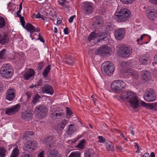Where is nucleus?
Wrapping results in <instances>:
<instances>
[{
  "instance_id": "f257e3e1",
  "label": "nucleus",
  "mask_w": 157,
  "mask_h": 157,
  "mask_svg": "<svg viewBox=\"0 0 157 157\" xmlns=\"http://www.w3.org/2000/svg\"><path fill=\"white\" fill-rule=\"evenodd\" d=\"M121 98L122 100H126L129 102L130 106L134 109H136L139 105V101L133 92H124L121 95Z\"/></svg>"
},
{
  "instance_id": "f03ea898",
  "label": "nucleus",
  "mask_w": 157,
  "mask_h": 157,
  "mask_svg": "<svg viewBox=\"0 0 157 157\" xmlns=\"http://www.w3.org/2000/svg\"><path fill=\"white\" fill-rule=\"evenodd\" d=\"M130 14V12L127 9L122 8L115 13L114 18L118 22H125L129 19Z\"/></svg>"
},
{
  "instance_id": "7ed1b4c3",
  "label": "nucleus",
  "mask_w": 157,
  "mask_h": 157,
  "mask_svg": "<svg viewBox=\"0 0 157 157\" xmlns=\"http://www.w3.org/2000/svg\"><path fill=\"white\" fill-rule=\"evenodd\" d=\"M0 74L4 78H11L13 74L12 67L9 64H3L0 68Z\"/></svg>"
},
{
  "instance_id": "20e7f679",
  "label": "nucleus",
  "mask_w": 157,
  "mask_h": 157,
  "mask_svg": "<svg viewBox=\"0 0 157 157\" xmlns=\"http://www.w3.org/2000/svg\"><path fill=\"white\" fill-rule=\"evenodd\" d=\"M126 84V83L122 80H116L112 82L111 85V87L115 92H119L125 88Z\"/></svg>"
},
{
  "instance_id": "39448f33",
  "label": "nucleus",
  "mask_w": 157,
  "mask_h": 157,
  "mask_svg": "<svg viewBox=\"0 0 157 157\" xmlns=\"http://www.w3.org/2000/svg\"><path fill=\"white\" fill-rule=\"evenodd\" d=\"M102 71L103 73L105 75H109L112 74L114 71V66L112 63L107 61L103 64Z\"/></svg>"
},
{
  "instance_id": "423d86ee",
  "label": "nucleus",
  "mask_w": 157,
  "mask_h": 157,
  "mask_svg": "<svg viewBox=\"0 0 157 157\" xmlns=\"http://www.w3.org/2000/svg\"><path fill=\"white\" fill-rule=\"evenodd\" d=\"M47 112V107L44 105H40L36 107L35 113L39 119H42L46 116Z\"/></svg>"
},
{
  "instance_id": "0eeeda50",
  "label": "nucleus",
  "mask_w": 157,
  "mask_h": 157,
  "mask_svg": "<svg viewBox=\"0 0 157 157\" xmlns=\"http://www.w3.org/2000/svg\"><path fill=\"white\" fill-rule=\"evenodd\" d=\"M144 98L146 101L151 102L155 100L156 96L153 89L148 88L145 90Z\"/></svg>"
},
{
  "instance_id": "6e6552de",
  "label": "nucleus",
  "mask_w": 157,
  "mask_h": 157,
  "mask_svg": "<svg viewBox=\"0 0 157 157\" xmlns=\"http://www.w3.org/2000/svg\"><path fill=\"white\" fill-rule=\"evenodd\" d=\"M37 143L35 141H29L27 142L23 147L25 151H28L29 153L33 151L36 148Z\"/></svg>"
},
{
  "instance_id": "1a4fd4ad",
  "label": "nucleus",
  "mask_w": 157,
  "mask_h": 157,
  "mask_svg": "<svg viewBox=\"0 0 157 157\" xmlns=\"http://www.w3.org/2000/svg\"><path fill=\"white\" fill-rule=\"evenodd\" d=\"M120 56L123 57H129L132 53V49L126 46L121 47L118 51Z\"/></svg>"
},
{
  "instance_id": "9d476101",
  "label": "nucleus",
  "mask_w": 157,
  "mask_h": 157,
  "mask_svg": "<svg viewBox=\"0 0 157 157\" xmlns=\"http://www.w3.org/2000/svg\"><path fill=\"white\" fill-rule=\"evenodd\" d=\"M111 52V48L109 47L104 46L96 50L95 53L96 55H101L103 56H109Z\"/></svg>"
},
{
  "instance_id": "9b49d317",
  "label": "nucleus",
  "mask_w": 157,
  "mask_h": 157,
  "mask_svg": "<svg viewBox=\"0 0 157 157\" xmlns=\"http://www.w3.org/2000/svg\"><path fill=\"white\" fill-rule=\"evenodd\" d=\"M16 90L13 88H10L6 91V99L9 101L13 100L16 96Z\"/></svg>"
},
{
  "instance_id": "f8f14e48",
  "label": "nucleus",
  "mask_w": 157,
  "mask_h": 157,
  "mask_svg": "<svg viewBox=\"0 0 157 157\" xmlns=\"http://www.w3.org/2000/svg\"><path fill=\"white\" fill-rule=\"evenodd\" d=\"M125 31L124 28H119L115 30L114 36L117 40H121L124 36Z\"/></svg>"
},
{
  "instance_id": "ddd939ff",
  "label": "nucleus",
  "mask_w": 157,
  "mask_h": 157,
  "mask_svg": "<svg viewBox=\"0 0 157 157\" xmlns=\"http://www.w3.org/2000/svg\"><path fill=\"white\" fill-rule=\"evenodd\" d=\"M82 10L83 12L86 15L91 13L93 10L92 3L90 2H86L83 6Z\"/></svg>"
},
{
  "instance_id": "4468645a",
  "label": "nucleus",
  "mask_w": 157,
  "mask_h": 157,
  "mask_svg": "<svg viewBox=\"0 0 157 157\" xmlns=\"http://www.w3.org/2000/svg\"><path fill=\"white\" fill-rule=\"evenodd\" d=\"M147 16L150 19L153 20L157 17V7L152 8L147 12Z\"/></svg>"
},
{
  "instance_id": "2eb2a0df",
  "label": "nucleus",
  "mask_w": 157,
  "mask_h": 157,
  "mask_svg": "<svg viewBox=\"0 0 157 157\" xmlns=\"http://www.w3.org/2000/svg\"><path fill=\"white\" fill-rule=\"evenodd\" d=\"M20 105L17 104L13 107L7 108L6 110L5 113L8 115L14 114L18 111L20 109Z\"/></svg>"
},
{
  "instance_id": "dca6fc26",
  "label": "nucleus",
  "mask_w": 157,
  "mask_h": 157,
  "mask_svg": "<svg viewBox=\"0 0 157 157\" xmlns=\"http://www.w3.org/2000/svg\"><path fill=\"white\" fill-rule=\"evenodd\" d=\"M46 157H61L57 150L54 149L48 148Z\"/></svg>"
},
{
  "instance_id": "f3484780",
  "label": "nucleus",
  "mask_w": 157,
  "mask_h": 157,
  "mask_svg": "<svg viewBox=\"0 0 157 157\" xmlns=\"http://www.w3.org/2000/svg\"><path fill=\"white\" fill-rule=\"evenodd\" d=\"M41 90L43 93H45L52 95L54 93L52 87L48 84H45L42 87Z\"/></svg>"
},
{
  "instance_id": "a211bd4d",
  "label": "nucleus",
  "mask_w": 157,
  "mask_h": 157,
  "mask_svg": "<svg viewBox=\"0 0 157 157\" xmlns=\"http://www.w3.org/2000/svg\"><path fill=\"white\" fill-rule=\"evenodd\" d=\"M25 28L29 31L31 34H33L34 32H39L40 31L39 28H36L35 26L29 23H27Z\"/></svg>"
},
{
  "instance_id": "6ab92c4d",
  "label": "nucleus",
  "mask_w": 157,
  "mask_h": 157,
  "mask_svg": "<svg viewBox=\"0 0 157 157\" xmlns=\"http://www.w3.org/2000/svg\"><path fill=\"white\" fill-rule=\"evenodd\" d=\"M9 40V37L6 33H0V44L1 45H3L7 43Z\"/></svg>"
},
{
  "instance_id": "aec40b11",
  "label": "nucleus",
  "mask_w": 157,
  "mask_h": 157,
  "mask_svg": "<svg viewBox=\"0 0 157 157\" xmlns=\"http://www.w3.org/2000/svg\"><path fill=\"white\" fill-rule=\"evenodd\" d=\"M35 71L33 69H30L24 74V77L25 80H28L33 77Z\"/></svg>"
},
{
  "instance_id": "412c9836",
  "label": "nucleus",
  "mask_w": 157,
  "mask_h": 157,
  "mask_svg": "<svg viewBox=\"0 0 157 157\" xmlns=\"http://www.w3.org/2000/svg\"><path fill=\"white\" fill-rule=\"evenodd\" d=\"M33 114L30 112L25 111L21 113V117L24 119H30L32 118Z\"/></svg>"
},
{
  "instance_id": "4be33fe9",
  "label": "nucleus",
  "mask_w": 157,
  "mask_h": 157,
  "mask_svg": "<svg viewBox=\"0 0 157 157\" xmlns=\"http://www.w3.org/2000/svg\"><path fill=\"white\" fill-rule=\"evenodd\" d=\"M142 78L145 81H148L151 78L150 73L147 71H143L142 72Z\"/></svg>"
},
{
  "instance_id": "5701e85b",
  "label": "nucleus",
  "mask_w": 157,
  "mask_h": 157,
  "mask_svg": "<svg viewBox=\"0 0 157 157\" xmlns=\"http://www.w3.org/2000/svg\"><path fill=\"white\" fill-rule=\"evenodd\" d=\"M140 104L142 106L145 107L147 109H153L155 108V104L147 103L144 101H142Z\"/></svg>"
},
{
  "instance_id": "b1692460",
  "label": "nucleus",
  "mask_w": 157,
  "mask_h": 157,
  "mask_svg": "<svg viewBox=\"0 0 157 157\" xmlns=\"http://www.w3.org/2000/svg\"><path fill=\"white\" fill-rule=\"evenodd\" d=\"M53 138L52 136L47 137L43 140V142L49 147H51V144L53 142Z\"/></svg>"
},
{
  "instance_id": "393cba45",
  "label": "nucleus",
  "mask_w": 157,
  "mask_h": 157,
  "mask_svg": "<svg viewBox=\"0 0 157 157\" xmlns=\"http://www.w3.org/2000/svg\"><path fill=\"white\" fill-rule=\"evenodd\" d=\"M149 61V59L148 57L144 56L140 58L139 62L140 64L145 65L147 64Z\"/></svg>"
},
{
  "instance_id": "a878e982",
  "label": "nucleus",
  "mask_w": 157,
  "mask_h": 157,
  "mask_svg": "<svg viewBox=\"0 0 157 157\" xmlns=\"http://www.w3.org/2000/svg\"><path fill=\"white\" fill-rule=\"evenodd\" d=\"M74 126V125L73 124H71L68 125V128L66 132L67 135H71L75 132Z\"/></svg>"
},
{
  "instance_id": "bb28decb",
  "label": "nucleus",
  "mask_w": 157,
  "mask_h": 157,
  "mask_svg": "<svg viewBox=\"0 0 157 157\" xmlns=\"http://www.w3.org/2000/svg\"><path fill=\"white\" fill-rule=\"evenodd\" d=\"M94 153V151L90 149L84 152V157H93Z\"/></svg>"
},
{
  "instance_id": "cd10ccee",
  "label": "nucleus",
  "mask_w": 157,
  "mask_h": 157,
  "mask_svg": "<svg viewBox=\"0 0 157 157\" xmlns=\"http://www.w3.org/2000/svg\"><path fill=\"white\" fill-rule=\"evenodd\" d=\"M66 62L67 64L73 66L75 64V59L73 57L68 56L66 57Z\"/></svg>"
},
{
  "instance_id": "c85d7f7f",
  "label": "nucleus",
  "mask_w": 157,
  "mask_h": 157,
  "mask_svg": "<svg viewBox=\"0 0 157 157\" xmlns=\"http://www.w3.org/2000/svg\"><path fill=\"white\" fill-rule=\"evenodd\" d=\"M6 57V50L3 49L0 51V65L2 63V59Z\"/></svg>"
},
{
  "instance_id": "c756f323",
  "label": "nucleus",
  "mask_w": 157,
  "mask_h": 157,
  "mask_svg": "<svg viewBox=\"0 0 157 157\" xmlns=\"http://www.w3.org/2000/svg\"><path fill=\"white\" fill-rule=\"evenodd\" d=\"M54 118L56 119H61L63 118L64 116L63 113L62 111H57L54 114Z\"/></svg>"
},
{
  "instance_id": "7c9ffc66",
  "label": "nucleus",
  "mask_w": 157,
  "mask_h": 157,
  "mask_svg": "<svg viewBox=\"0 0 157 157\" xmlns=\"http://www.w3.org/2000/svg\"><path fill=\"white\" fill-rule=\"evenodd\" d=\"M99 34H97L95 32L92 33L88 36V39L89 41L94 40L95 38L98 37Z\"/></svg>"
},
{
  "instance_id": "2f4dec72",
  "label": "nucleus",
  "mask_w": 157,
  "mask_h": 157,
  "mask_svg": "<svg viewBox=\"0 0 157 157\" xmlns=\"http://www.w3.org/2000/svg\"><path fill=\"white\" fill-rule=\"evenodd\" d=\"M51 69V66L50 65H48L45 68L44 71L42 73L43 76L46 78L48 76V74L50 71Z\"/></svg>"
},
{
  "instance_id": "473e14b6",
  "label": "nucleus",
  "mask_w": 157,
  "mask_h": 157,
  "mask_svg": "<svg viewBox=\"0 0 157 157\" xmlns=\"http://www.w3.org/2000/svg\"><path fill=\"white\" fill-rule=\"evenodd\" d=\"M19 153V151L17 148L13 149L10 157H18Z\"/></svg>"
},
{
  "instance_id": "72a5a7b5",
  "label": "nucleus",
  "mask_w": 157,
  "mask_h": 157,
  "mask_svg": "<svg viewBox=\"0 0 157 157\" xmlns=\"http://www.w3.org/2000/svg\"><path fill=\"white\" fill-rule=\"evenodd\" d=\"M98 38H100L98 39V41H100L101 40H102L107 37V34L103 32L98 34Z\"/></svg>"
},
{
  "instance_id": "f704fd0d",
  "label": "nucleus",
  "mask_w": 157,
  "mask_h": 157,
  "mask_svg": "<svg viewBox=\"0 0 157 157\" xmlns=\"http://www.w3.org/2000/svg\"><path fill=\"white\" fill-rule=\"evenodd\" d=\"M106 147L109 151H113L114 149V146L113 144L111 142H107L106 144Z\"/></svg>"
},
{
  "instance_id": "c9c22d12",
  "label": "nucleus",
  "mask_w": 157,
  "mask_h": 157,
  "mask_svg": "<svg viewBox=\"0 0 157 157\" xmlns=\"http://www.w3.org/2000/svg\"><path fill=\"white\" fill-rule=\"evenodd\" d=\"M6 22L4 18L0 16V28H3L5 26Z\"/></svg>"
},
{
  "instance_id": "e433bc0d",
  "label": "nucleus",
  "mask_w": 157,
  "mask_h": 157,
  "mask_svg": "<svg viewBox=\"0 0 157 157\" xmlns=\"http://www.w3.org/2000/svg\"><path fill=\"white\" fill-rule=\"evenodd\" d=\"M81 153L79 151L72 152L68 157H80Z\"/></svg>"
},
{
  "instance_id": "4c0bfd02",
  "label": "nucleus",
  "mask_w": 157,
  "mask_h": 157,
  "mask_svg": "<svg viewBox=\"0 0 157 157\" xmlns=\"http://www.w3.org/2000/svg\"><path fill=\"white\" fill-rule=\"evenodd\" d=\"M40 98V97L38 95V94H36L34 96L33 100L32 101V103L34 104H36L38 101H39V100Z\"/></svg>"
},
{
  "instance_id": "58836bf2",
  "label": "nucleus",
  "mask_w": 157,
  "mask_h": 157,
  "mask_svg": "<svg viewBox=\"0 0 157 157\" xmlns=\"http://www.w3.org/2000/svg\"><path fill=\"white\" fill-rule=\"evenodd\" d=\"M6 150L5 148L0 147V157H5L6 156Z\"/></svg>"
},
{
  "instance_id": "ea45409f",
  "label": "nucleus",
  "mask_w": 157,
  "mask_h": 157,
  "mask_svg": "<svg viewBox=\"0 0 157 157\" xmlns=\"http://www.w3.org/2000/svg\"><path fill=\"white\" fill-rule=\"evenodd\" d=\"M85 140L84 139H83L80 142V143L77 145V147L81 149H82L84 148V143Z\"/></svg>"
},
{
  "instance_id": "a19ab883",
  "label": "nucleus",
  "mask_w": 157,
  "mask_h": 157,
  "mask_svg": "<svg viewBox=\"0 0 157 157\" xmlns=\"http://www.w3.org/2000/svg\"><path fill=\"white\" fill-rule=\"evenodd\" d=\"M91 98H92V100L93 101L95 105H96L98 104L99 101L97 100V98L96 95H93L91 96Z\"/></svg>"
},
{
  "instance_id": "79ce46f5",
  "label": "nucleus",
  "mask_w": 157,
  "mask_h": 157,
  "mask_svg": "<svg viewBox=\"0 0 157 157\" xmlns=\"http://www.w3.org/2000/svg\"><path fill=\"white\" fill-rule=\"evenodd\" d=\"M33 135L32 132L31 131H28L26 132L25 133L24 136L23 138L26 139L28 137H29L30 136H32Z\"/></svg>"
},
{
  "instance_id": "37998d69",
  "label": "nucleus",
  "mask_w": 157,
  "mask_h": 157,
  "mask_svg": "<svg viewBox=\"0 0 157 157\" xmlns=\"http://www.w3.org/2000/svg\"><path fill=\"white\" fill-rule=\"evenodd\" d=\"M123 3L125 4H129L132 3L135 0H120Z\"/></svg>"
},
{
  "instance_id": "c03bdc74",
  "label": "nucleus",
  "mask_w": 157,
  "mask_h": 157,
  "mask_svg": "<svg viewBox=\"0 0 157 157\" xmlns=\"http://www.w3.org/2000/svg\"><path fill=\"white\" fill-rule=\"evenodd\" d=\"M64 128V127H63V126H62V125L59 123H58L57 124L56 128L57 131V132L59 131H62Z\"/></svg>"
},
{
  "instance_id": "a18cd8bd",
  "label": "nucleus",
  "mask_w": 157,
  "mask_h": 157,
  "mask_svg": "<svg viewBox=\"0 0 157 157\" xmlns=\"http://www.w3.org/2000/svg\"><path fill=\"white\" fill-rule=\"evenodd\" d=\"M66 108L67 109L66 117L67 118H69L72 114V113L70 108L68 107H67Z\"/></svg>"
},
{
  "instance_id": "49530a36",
  "label": "nucleus",
  "mask_w": 157,
  "mask_h": 157,
  "mask_svg": "<svg viewBox=\"0 0 157 157\" xmlns=\"http://www.w3.org/2000/svg\"><path fill=\"white\" fill-rule=\"evenodd\" d=\"M113 29V28L111 26V25H109L106 26L105 31L106 32L109 33L110 31L112 30Z\"/></svg>"
},
{
  "instance_id": "de8ad7c7",
  "label": "nucleus",
  "mask_w": 157,
  "mask_h": 157,
  "mask_svg": "<svg viewBox=\"0 0 157 157\" xmlns=\"http://www.w3.org/2000/svg\"><path fill=\"white\" fill-rule=\"evenodd\" d=\"M45 63L43 62H39L38 63V69L39 70H40L42 69L44 66V65Z\"/></svg>"
},
{
  "instance_id": "09e8293b",
  "label": "nucleus",
  "mask_w": 157,
  "mask_h": 157,
  "mask_svg": "<svg viewBox=\"0 0 157 157\" xmlns=\"http://www.w3.org/2000/svg\"><path fill=\"white\" fill-rule=\"evenodd\" d=\"M126 71L128 73L131 74L133 75H135L136 78L138 77L137 74L136 73L134 72V74H133L132 72V71L131 69H126Z\"/></svg>"
},
{
  "instance_id": "8fccbe9b",
  "label": "nucleus",
  "mask_w": 157,
  "mask_h": 157,
  "mask_svg": "<svg viewBox=\"0 0 157 157\" xmlns=\"http://www.w3.org/2000/svg\"><path fill=\"white\" fill-rule=\"evenodd\" d=\"M20 19L21 25L24 27V28H25V22L24 17H21V18H20Z\"/></svg>"
},
{
  "instance_id": "3c124183",
  "label": "nucleus",
  "mask_w": 157,
  "mask_h": 157,
  "mask_svg": "<svg viewBox=\"0 0 157 157\" xmlns=\"http://www.w3.org/2000/svg\"><path fill=\"white\" fill-rule=\"evenodd\" d=\"M21 157H31V156L29 152L27 151H24L23 152L22 155Z\"/></svg>"
},
{
  "instance_id": "603ef678",
  "label": "nucleus",
  "mask_w": 157,
  "mask_h": 157,
  "mask_svg": "<svg viewBox=\"0 0 157 157\" xmlns=\"http://www.w3.org/2000/svg\"><path fill=\"white\" fill-rule=\"evenodd\" d=\"M67 122L68 121L67 120L63 119L61 121V122L60 123L63 127H64L67 124Z\"/></svg>"
},
{
  "instance_id": "864d4df0",
  "label": "nucleus",
  "mask_w": 157,
  "mask_h": 157,
  "mask_svg": "<svg viewBox=\"0 0 157 157\" xmlns=\"http://www.w3.org/2000/svg\"><path fill=\"white\" fill-rule=\"evenodd\" d=\"M56 112L55 111L52 110V107H51V109L50 111V114L51 115V117L53 118L54 117V114Z\"/></svg>"
},
{
  "instance_id": "5fc2aeb1",
  "label": "nucleus",
  "mask_w": 157,
  "mask_h": 157,
  "mask_svg": "<svg viewBox=\"0 0 157 157\" xmlns=\"http://www.w3.org/2000/svg\"><path fill=\"white\" fill-rule=\"evenodd\" d=\"M99 141L100 143H103L105 141V139L101 136H98Z\"/></svg>"
},
{
  "instance_id": "6e6d98bb",
  "label": "nucleus",
  "mask_w": 157,
  "mask_h": 157,
  "mask_svg": "<svg viewBox=\"0 0 157 157\" xmlns=\"http://www.w3.org/2000/svg\"><path fill=\"white\" fill-rule=\"evenodd\" d=\"M44 151H42L40 153L38 154L37 157H44Z\"/></svg>"
},
{
  "instance_id": "4d7b16f0",
  "label": "nucleus",
  "mask_w": 157,
  "mask_h": 157,
  "mask_svg": "<svg viewBox=\"0 0 157 157\" xmlns=\"http://www.w3.org/2000/svg\"><path fill=\"white\" fill-rule=\"evenodd\" d=\"M76 17L75 15H74L71 17L68 20V21L70 23H71L73 22V19Z\"/></svg>"
},
{
  "instance_id": "13d9d810",
  "label": "nucleus",
  "mask_w": 157,
  "mask_h": 157,
  "mask_svg": "<svg viewBox=\"0 0 157 157\" xmlns=\"http://www.w3.org/2000/svg\"><path fill=\"white\" fill-rule=\"evenodd\" d=\"M63 32L65 34H68L69 33L68 28H66L63 30Z\"/></svg>"
},
{
  "instance_id": "bf43d9fd",
  "label": "nucleus",
  "mask_w": 157,
  "mask_h": 157,
  "mask_svg": "<svg viewBox=\"0 0 157 157\" xmlns=\"http://www.w3.org/2000/svg\"><path fill=\"white\" fill-rule=\"evenodd\" d=\"M26 94L29 99L30 98L32 95V93L30 92H27L26 93Z\"/></svg>"
},
{
  "instance_id": "052dcab7",
  "label": "nucleus",
  "mask_w": 157,
  "mask_h": 157,
  "mask_svg": "<svg viewBox=\"0 0 157 157\" xmlns=\"http://www.w3.org/2000/svg\"><path fill=\"white\" fill-rule=\"evenodd\" d=\"M149 1L151 3L157 5V0H149Z\"/></svg>"
},
{
  "instance_id": "680f3d73",
  "label": "nucleus",
  "mask_w": 157,
  "mask_h": 157,
  "mask_svg": "<svg viewBox=\"0 0 157 157\" xmlns=\"http://www.w3.org/2000/svg\"><path fill=\"white\" fill-rule=\"evenodd\" d=\"M43 83V80L42 79L39 80L37 84V85L38 86H41Z\"/></svg>"
},
{
  "instance_id": "e2e57ef3",
  "label": "nucleus",
  "mask_w": 157,
  "mask_h": 157,
  "mask_svg": "<svg viewBox=\"0 0 157 157\" xmlns=\"http://www.w3.org/2000/svg\"><path fill=\"white\" fill-rule=\"evenodd\" d=\"M39 36L38 37V39L39 40L43 42V43L44 42V41L43 39V37L41 36L39 34Z\"/></svg>"
},
{
  "instance_id": "0e129e2a",
  "label": "nucleus",
  "mask_w": 157,
  "mask_h": 157,
  "mask_svg": "<svg viewBox=\"0 0 157 157\" xmlns=\"http://www.w3.org/2000/svg\"><path fill=\"white\" fill-rule=\"evenodd\" d=\"M117 150H118L119 151H121L123 148H122L121 146H117L116 147Z\"/></svg>"
},
{
  "instance_id": "69168bd1",
  "label": "nucleus",
  "mask_w": 157,
  "mask_h": 157,
  "mask_svg": "<svg viewBox=\"0 0 157 157\" xmlns=\"http://www.w3.org/2000/svg\"><path fill=\"white\" fill-rule=\"evenodd\" d=\"M129 128H130V129L131 130V134L132 135H134V132L133 130V127H130Z\"/></svg>"
},
{
  "instance_id": "338daca9",
  "label": "nucleus",
  "mask_w": 157,
  "mask_h": 157,
  "mask_svg": "<svg viewBox=\"0 0 157 157\" xmlns=\"http://www.w3.org/2000/svg\"><path fill=\"white\" fill-rule=\"evenodd\" d=\"M143 157H150L148 153H145Z\"/></svg>"
},
{
  "instance_id": "774afa93",
  "label": "nucleus",
  "mask_w": 157,
  "mask_h": 157,
  "mask_svg": "<svg viewBox=\"0 0 157 157\" xmlns=\"http://www.w3.org/2000/svg\"><path fill=\"white\" fill-rule=\"evenodd\" d=\"M154 58L156 63H157V53L154 56Z\"/></svg>"
}]
</instances>
